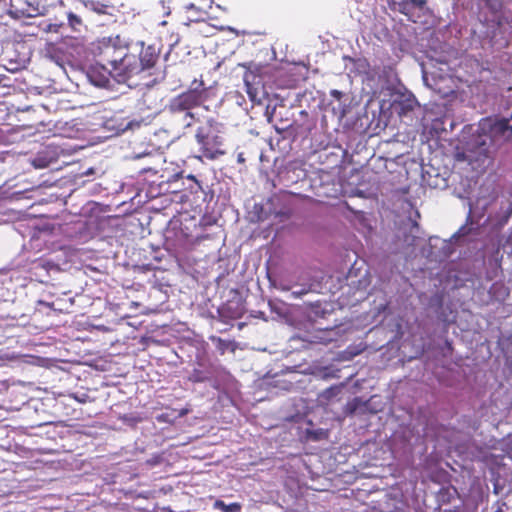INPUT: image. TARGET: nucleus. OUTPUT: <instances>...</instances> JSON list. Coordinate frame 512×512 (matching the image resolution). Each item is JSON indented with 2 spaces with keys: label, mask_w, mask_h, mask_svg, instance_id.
Returning <instances> with one entry per match:
<instances>
[{
  "label": "nucleus",
  "mask_w": 512,
  "mask_h": 512,
  "mask_svg": "<svg viewBox=\"0 0 512 512\" xmlns=\"http://www.w3.org/2000/svg\"><path fill=\"white\" fill-rule=\"evenodd\" d=\"M129 43L119 35L104 38L99 46L100 61L114 71L116 83H127L130 80V71L125 69L128 57L132 55Z\"/></svg>",
  "instance_id": "obj_1"
},
{
  "label": "nucleus",
  "mask_w": 512,
  "mask_h": 512,
  "mask_svg": "<svg viewBox=\"0 0 512 512\" xmlns=\"http://www.w3.org/2000/svg\"><path fill=\"white\" fill-rule=\"evenodd\" d=\"M504 0H474L472 13L477 17L480 27L475 29L484 38H494L497 30L504 24L512 25V15L505 16Z\"/></svg>",
  "instance_id": "obj_2"
},
{
  "label": "nucleus",
  "mask_w": 512,
  "mask_h": 512,
  "mask_svg": "<svg viewBox=\"0 0 512 512\" xmlns=\"http://www.w3.org/2000/svg\"><path fill=\"white\" fill-rule=\"evenodd\" d=\"M203 81L194 80L191 87L169 100L167 110L175 120H181L184 128H189L195 121L192 109L201 106L207 98Z\"/></svg>",
  "instance_id": "obj_3"
},
{
  "label": "nucleus",
  "mask_w": 512,
  "mask_h": 512,
  "mask_svg": "<svg viewBox=\"0 0 512 512\" xmlns=\"http://www.w3.org/2000/svg\"><path fill=\"white\" fill-rule=\"evenodd\" d=\"M222 129L223 125L213 118H208L197 127L195 140L199 145L200 152L205 158L214 160L225 154Z\"/></svg>",
  "instance_id": "obj_4"
},
{
  "label": "nucleus",
  "mask_w": 512,
  "mask_h": 512,
  "mask_svg": "<svg viewBox=\"0 0 512 512\" xmlns=\"http://www.w3.org/2000/svg\"><path fill=\"white\" fill-rule=\"evenodd\" d=\"M159 54L153 45L144 47L143 42H138L132 48V55L128 57L125 69L130 71V79L141 72L150 70L156 64Z\"/></svg>",
  "instance_id": "obj_5"
},
{
  "label": "nucleus",
  "mask_w": 512,
  "mask_h": 512,
  "mask_svg": "<svg viewBox=\"0 0 512 512\" xmlns=\"http://www.w3.org/2000/svg\"><path fill=\"white\" fill-rule=\"evenodd\" d=\"M114 71L101 61L91 65L87 71V77L91 84L99 88H113Z\"/></svg>",
  "instance_id": "obj_6"
},
{
  "label": "nucleus",
  "mask_w": 512,
  "mask_h": 512,
  "mask_svg": "<svg viewBox=\"0 0 512 512\" xmlns=\"http://www.w3.org/2000/svg\"><path fill=\"white\" fill-rule=\"evenodd\" d=\"M479 235V228L475 227L473 223L463 225L452 235L449 242H445V246L443 248L445 257H449L452 254V250L450 248L451 242L458 245L470 244L474 242Z\"/></svg>",
  "instance_id": "obj_7"
},
{
  "label": "nucleus",
  "mask_w": 512,
  "mask_h": 512,
  "mask_svg": "<svg viewBox=\"0 0 512 512\" xmlns=\"http://www.w3.org/2000/svg\"><path fill=\"white\" fill-rule=\"evenodd\" d=\"M390 7L408 17L409 20L417 22L425 9V0H390Z\"/></svg>",
  "instance_id": "obj_8"
},
{
  "label": "nucleus",
  "mask_w": 512,
  "mask_h": 512,
  "mask_svg": "<svg viewBox=\"0 0 512 512\" xmlns=\"http://www.w3.org/2000/svg\"><path fill=\"white\" fill-rule=\"evenodd\" d=\"M347 285L358 291L365 290L370 285L369 271L365 264L357 267V262L349 269L346 276Z\"/></svg>",
  "instance_id": "obj_9"
},
{
  "label": "nucleus",
  "mask_w": 512,
  "mask_h": 512,
  "mask_svg": "<svg viewBox=\"0 0 512 512\" xmlns=\"http://www.w3.org/2000/svg\"><path fill=\"white\" fill-rule=\"evenodd\" d=\"M408 226V228L405 227L402 229L398 235L399 238H402L400 249L403 251L410 247L417 246L421 239L419 225L416 222L409 220Z\"/></svg>",
  "instance_id": "obj_10"
},
{
  "label": "nucleus",
  "mask_w": 512,
  "mask_h": 512,
  "mask_svg": "<svg viewBox=\"0 0 512 512\" xmlns=\"http://www.w3.org/2000/svg\"><path fill=\"white\" fill-rule=\"evenodd\" d=\"M274 287L284 292H291L290 297L293 299L301 298L302 296L312 292V287L307 286L304 281H298L294 284L288 283L287 281L280 280L274 283Z\"/></svg>",
  "instance_id": "obj_11"
},
{
  "label": "nucleus",
  "mask_w": 512,
  "mask_h": 512,
  "mask_svg": "<svg viewBox=\"0 0 512 512\" xmlns=\"http://www.w3.org/2000/svg\"><path fill=\"white\" fill-rule=\"evenodd\" d=\"M398 113L400 116L407 117L415 109H419V103L413 95L403 96L398 102Z\"/></svg>",
  "instance_id": "obj_12"
},
{
  "label": "nucleus",
  "mask_w": 512,
  "mask_h": 512,
  "mask_svg": "<svg viewBox=\"0 0 512 512\" xmlns=\"http://www.w3.org/2000/svg\"><path fill=\"white\" fill-rule=\"evenodd\" d=\"M367 411V402L359 397L353 398L344 407L346 416H354L357 414H364Z\"/></svg>",
  "instance_id": "obj_13"
},
{
  "label": "nucleus",
  "mask_w": 512,
  "mask_h": 512,
  "mask_svg": "<svg viewBox=\"0 0 512 512\" xmlns=\"http://www.w3.org/2000/svg\"><path fill=\"white\" fill-rule=\"evenodd\" d=\"M324 279L322 272L305 273L299 276L300 281H304L307 286L313 288L312 292H318L321 289V283Z\"/></svg>",
  "instance_id": "obj_14"
},
{
  "label": "nucleus",
  "mask_w": 512,
  "mask_h": 512,
  "mask_svg": "<svg viewBox=\"0 0 512 512\" xmlns=\"http://www.w3.org/2000/svg\"><path fill=\"white\" fill-rule=\"evenodd\" d=\"M139 126H140V122L133 121V120H126V119H123L117 125H114V124L110 125V123H107V127L114 129L117 134L123 133L128 130H133L134 128L139 127Z\"/></svg>",
  "instance_id": "obj_15"
},
{
  "label": "nucleus",
  "mask_w": 512,
  "mask_h": 512,
  "mask_svg": "<svg viewBox=\"0 0 512 512\" xmlns=\"http://www.w3.org/2000/svg\"><path fill=\"white\" fill-rule=\"evenodd\" d=\"M83 4H84L86 9L94 11V12H96L98 14L106 13L107 5H105V4H103V3L99 2V1L84 0Z\"/></svg>",
  "instance_id": "obj_16"
},
{
  "label": "nucleus",
  "mask_w": 512,
  "mask_h": 512,
  "mask_svg": "<svg viewBox=\"0 0 512 512\" xmlns=\"http://www.w3.org/2000/svg\"><path fill=\"white\" fill-rule=\"evenodd\" d=\"M340 393L339 386H331L319 394L320 401H330Z\"/></svg>",
  "instance_id": "obj_17"
},
{
  "label": "nucleus",
  "mask_w": 512,
  "mask_h": 512,
  "mask_svg": "<svg viewBox=\"0 0 512 512\" xmlns=\"http://www.w3.org/2000/svg\"><path fill=\"white\" fill-rule=\"evenodd\" d=\"M69 397L77 401L78 403L85 404L93 401L89 396L88 392L81 390L69 394Z\"/></svg>",
  "instance_id": "obj_18"
},
{
  "label": "nucleus",
  "mask_w": 512,
  "mask_h": 512,
  "mask_svg": "<svg viewBox=\"0 0 512 512\" xmlns=\"http://www.w3.org/2000/svg\"><path fill=\"white\" fill-rule=\"evenodd\" d=\"M67 20H68L69 26L75 31L79 30V28L82 26V20H81L80 16H78L77 14H75L73 12L67 13Z\"/></svg>",
  "instance_id": "obj_19"
},
{
  "label": "nucleus",
  "mask_w": 512,
  "mask_h": 512,
  "mask_svg": "<svg viewBox=\"0 0 512 512\" xmlns=\"http://www.w3.org/2000/svg\"><path fill=\"white\" fill-rule=\"evenodd\" d=\"M215 506L224 512H238L241 507L238 503L225 504L223 501H216Z\"/></svg>",
  "instance_id": "obj_20"
},
{
  "label": "nucleus",
  "mask_w": 512,
  "mask_h": 512,
  "mask_svg": "<svg viewBox=\"0 0 512 512\" xmlns=\"http://www.w3.org/2000/svg\"><path fill=\"white\" fill-rule=\"evenodd\" d=\"M50 164V161H48L42 154H38V156L33 160V165L36 168H46Z\"/></svg>",
  "instance_id": "obj_21"
},
{
  "label": "nucleus",
  "mask_w": 512,
  "mask_h": 512,
  "mask_svg": "<svg viewBox=\"0 0 512 512\" xmlns=\"http://www.w3.org/2000/svg\"><path fill=\"white\" fill-rule=\"evenodd\" d=\"M423 81L427 87L433 89L434 91H438V92L441 91V87L434 79H433V81H434L433 84L429 82V74L425 70L423 71Z\"/></svg>",
  "instance_id": "obj_22"
},
{
  "label": "nucleus",
  "mask_w": 512,
  "mask_h": 512,
  "mask_svg": "<svg viewBox=\"0 0 512 512\" xmlns=\"http://www.w3.org/2000/svg\"><path fill=\"white\" fill-rule=\"evenodd\" d=\"M330 95L335 98L336 100H341V98L344 96V94L339 90H331Z\"/></svg>",
  "instance_id": "obj_23"
},
{
  "label": "nucleus",
  "mask_w": 512,
  "mask_h": 512,
  "mask_svg": "<svg viewBox=\"0 0 512 512\" xmlns=\"http://www.w3.org/2000/svg\"><path fill=\"white\" fill-rule=\"evenodd\" d=\"M192 379L194 381H202V378L200 376L196 375V374L192 376Z\"/></svg>",
  "instance_id": "obj_24"
},
{
  "label": "nucleus",
  "mask_w": 512,
  "mask_h": 512,
  "mask_svg": "<svg viewBox=\"0 0 512 512\" xmlns=\"http://www.w3.org/2000/svg\"><path fill=\"white\" fill-rule=\"evenodd\" d=\"M499 490H500L499 485H498V484H495V485H494V492H495L496 494H499V492H500Z\"/></svg>",
  "instance_id": "obj_25"
},
{
  "label": "nucleus",
  "mask_w": 512,
  "mask_h": 512,
  "mask_svg": "<svg viewBox=\"0 0 512 512\" xmlns=\"http://www.w3.org/2000/svg\"><path fill=\"white\" fill-rule=\"evenodd\" d=\"M238 161L239 162H243L244 161V158H243L242 154L238 155Z\"/></svg>",
  "instance_id": "obj_26"
},
{
  "label": "nucleus",
  "mask_w": 512,
  "mask_h": 512,
  "mask_svg": "<svg viewBox=\"0 0 512 512\" xmlns=\"http://www.w3.org/2000/svg\"><path fill=\"white\" fill-rule=\"evenodd\" d=\"M325 377H336V373H333V374H325Z\"/></svg>",
  "instance_id": "obj_27"
},
{
  "label": "nucleus",
  "mask_w": 512,
  "mask_h": 512,
  "mask_svg": "<svg viewBox=\"0 0 512 512\" xmlns=\"http://www.w3.org/2000/svg\"><path fill=\"white\" fill-rule=\"evenodd\" d=\"M508 213H509V214H511V213H512V205H511V204L508 206Z\"/></svg>",
  "instance_id": "obj_28"
},
{
  "label": "nucleus",
  "mask_w": 512,
  "mask_h": 512,
  "mask_svg": "<svg viewBox=\"0 0 512 512\" xmlns=\"http://www.w3.org/2000/svg\"><path fill=\"white\" fill-rule=\"evenodd\" d=\"M495 512H503L502 509L499 507L497 511Z\"/></svg>",
  "instance_id": "obj_29"
}]
</instances>
